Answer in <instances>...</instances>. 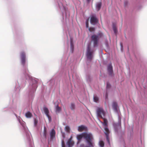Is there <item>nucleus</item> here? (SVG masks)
Here are the masks:
<instances>
[{
  "label": "nucleus",
  "mask_w": 147,
  "mask_h": 147,
  "mask_svg": "<svg viewBox=\"0 0 147 147\" xmlns=\"http://www.w3.org/2000/svg\"><path fill=\"white\" fill-rule=\"evenodd\" d=\"M67 144L69 147L72 146L74 144V142L72 141L71 138H70L67 142Z\"/></svg>",
  "instance_id": "12"
},
{
  "label": "nucleus",
  "mask_w": 147,
  "mask_h": 147,
  "mask_svg": "<svg viewBox=\"0 0 147 147\" xmlns=\"http://www.w3.org/2000/svg\"><path fill=\"white\" fill-rule=\"evenodd\" d=\"M61 111V108L57 105L55 106V112L56 113H59Z\"/></svg>",
  "instance_id": "14"
},
{
  "label": "nucleus",
  "mask_w": 147,
  "mask_h": 147,
  "mask_svg": "<svg viewBox=\"0 0 147 147\" xmlns=\"http://www.w3.org/2000/svg\"><path fill=\"white\" fill-rule=\"evenodd\" d=\"M47 132L46 130V128L45 127H44L43 136L45 137V138H47Z\"/></svg>",
  "instance_id": "18"
},
{
  "label": "nucleus",
  "mask_w": 147,
  "mask_h": 147,
  "mask_svg": "<svg viewBox=\"0 0 147 147\" xmlns=\"http://www.w3.org/2000/svg\"><path fill=\"white\" fill-rule=\"evenodd\" d=\"M121 46H122V44H121Z\"/></svg>",
  "instance_id": "33"
},
{
  "label": "nucleus",
  "mask_w": 147,
  "mask_h": 147,
  "mask_svg": "<svg viewBox=\"0 0 147 147\" xmlns=\"http://www.w3.org/2000/svg\"><path fill=\"white\" fill-rule=\"evenodd\" d=\"M97 116L99 117L102 118L105 115V112L103 108L102 107H98L96 110Z\"/></svg>",
  "instance_id": "4"
},
{
  "label": "nucleus",
  "mask_w": 147,
  "mask_h": 147,
  "mask_svg": "<svg viewBox=\"0 0 147 147\" xmlns=\"http://www.w3.org/2000/svg\"><path fill=\"white\" fill-rule=\"evenodd\" d=\"M90 46L91 43H89L88 45L86 54L88 60L90 61H91L92 58L93 53V51L91 49Z\"/></svg>",
  "instance_id": "3"
},
{
  "label": "nucleus",
  "mask_w": 147,
  "mask_h": 147,
  "mask_svg": "<svg viewBox=\"0 0 147 147\" xmlns=\"http://www.w3.org/2000/svg\"><path fill=\"white\" fill-rule=\"evenodd\" d=\"M20 57L22 64L24 65L26 61V55L24 52H22L20 53Z\"/></svg>",
  "instance_id": "6"
},
{
  "label": "nucleus",
  "mask_w": 147,
  "mask_h": 147,
  "mask_svg": "<svg viewBox=\"0 0 147 147\" xmlns=\"http://www.w3.org/2000/svg\"><path fill=\"white\" fill-rule=\"evenodd\" d=\"M104 120V122L102 123L103 125L105 127L104 129L105 130V133L106 136L107 140L109 144V135L110 133L109 129L107 128V119L102 117V118Z\"/></svg>",
  "instance_id": "2"
},
{
  "label": "nucleus",
  "mask_w": 147,
  "mask_h": 147,
  "mask_svg": "<svg viewBox=\"0 0 147 147\" xmlns=\"http://www.w3.org/2000/svg\"><path fill=\"white\" fill-rule=\"evenodd\" d=\"M34 125L35 126H36L38 123V120L36 119H34Z\"/></svg>",
  "instance_id": "28"
},
{
  "label": "nucleus",
  "mask_w": 147,
  "mask_h": 147,
  "mask_svg": "<svg viewBox=\"0 0 147 147\" xmlns=\"http://www.w3.org/2000/svg\"><path fill=\"white\" fill-rule=\"evenodd\" d=\"M107 94H106V97L107 96Z\"/></svg>",
  "instance_id": "32"
},
{
  "label": "nucleus",
  "mask_w": 147,
  "mask_h": 147,
  "mask_svg": "<svg viewBox=\"0 0 147 147\" xmlns=\"http://www.w3.org/2000/svg\"><path fill=\"white\" fill-rule=\"evenodd\" d=\"M102 5L101 2L98 3L96 5V8L97 9L98 11L101 8Z\"/></svg>",
  "instance_id": "13"
},
{
  "label": "nucleus",
  "mask_w": 147,
  "mask_h": 147,
  "mask_svg": "<svg viewBox=\"0 0 147 147\" xmlns=\"http://www.w3.org/2000/svg\"><path fill=\"white\" fill-rule=\"evenodd\" d=\"M121 122H119V123H114L113 124L114 126L115 129H117L118 127L120 128L121 127Z\"/></svg>",
  "instance_id": "15"
},
{
  "label": "nucleus",
  "mask_w": 147,
  "mask_h": 147,
  "mask_svg": "<svg viewBox=\"0 0 147 147\" xmlns=\"http://www.w3.org/2000/svg\"><path fill=\"white\" fill-rule=\"evenodd\" d=\"M89 30L90 32H94L95 30V28L94 27H90L89 28Z\"/></svg>",
  "instance_id": "26"
},
{
  "label": "nucleus",
  "mask_w": 147,
  "mask_h": 147,
  "mask_svg": "<svg viewBox=\"0 0 147 147\" xmlns=\"http://www.w3.org/2000/svg\"><path fill=\"white\" fill-rule=\"evenodd\" d=\"M70 47H71V50L72 51V52L74 50V44H73V43L72 42V40H71V44H70Z\"/></svg>",
  "instance_id": "19"
},
{
  "label": "nucleus",
  "mask_w": 147,
  "mask_h": 147,
  "mask_svg": "<svg viewBox=\"0 0 147 147\" xmlns=\"http://www.w3.org/2000/svg\"><path fill=\"white\" fill-rule=\"evenodd\" d=\"M111 87V85L110 84L108 83L107 82V89Z\"/></svg>",
  "instance_id": "29"
},
{
  "label": "nucleus",
  "mask_w": 147,
  "mask_h": 147,
  "mask_svg": "<svg viewBox=\"0 0 147 147\" xmlns=\"http://www.w3.org/2000/svg\"><path fill=\"white\" fill-rule=\"evenodd\" d=\"M83 137V134L81 135H78L77 136V139L79 140H81Z\"/></svg>",
  "instance_id": "20"
},
{
  "label": "nucleus",
  "mask_w": 147,
  "mask_h": 147,
  "mask_svg": "<svg viewBox=\"0 0 147 147\" xmlns=\"http://www.w3.org/2000/svg\"><path fill=\"white\" fill-rule=\"evenodd\" d=\"M26 116L27 118H30L32 116V115L30 112H28L26 113Z\"/></svg>",
  "instance_id": "17"
},
{
  "label": "nucleus",
  "mask_w": 147,
  "mask_h": 147,
  "mask_svg": "<svg viewBox=\"0 0 147 147\" xmlns=\"http://www.w3.org/2000/svg\"><path fill=\"white\" fill-rule=\"evenodd\" d=\"M94 102H97L98 100V98L96 96H94Z\"/></svg>",
  "instance_id": "24"
},
{
  "label": "nucleus",
  "mask_w": 147,
  "mask_h": 147,
  "mask_svg": "<svg viewBox=\"0 0 147 147\" xmlns=\"http://www.w3.org/2000/svg\"><path fill=\"white\" fill-rule=\"evenodd\" d=\"M113 29L114 32V33H115L116 34V33L117 32V28L114 25H113Z\"/></svg>",
  "instance_id": "23"
},
{
  "label": "nucleus",
  "mask_w": 147,
  "mask_h": 147,
  "mask_svg": "<svg viewBox=\"0 0 147 147\" xmlns=\"http://www.w3.org/2000/svg\"><path fill=\"white\" fill-rule=\"evenodd\" d=\"M113 107V109L115 110H116L117 109V104L116 102H114L113 103V105H112Z\"/></svg>",
  "instance_id": "16"
},
{
  "label": "nucleus",
  "mask_w": 147,
  "mask_h": 147,
  "mask_svg": "<svg viewBox=\"0 0 147 147\" xmlns=\"http://www.w3.org/2000/svg\"><path fill=\"white\" fill-rule=\"evenodd\" d=\"M86 128L84 125H82L79 126L78 127V130L79 131H82L84 130H86Z\"/></svg>",
  "instance_id": "11"
},
{
  "label": "nucleus",
  "mask_w": 147,
  "mask_h": 147,
  "mask_svg": "<svg viewBox=\"0 0 147 147\" xmlns=\"http://www.w3.org/2000/svg\"><path fill=\"white\" fill-rule=\"evenodd\" d=\"M98 21V19L96 17L94 16H92L90 18V23L93 25H95Z\"/></svg>",
  "instance_id": "7"
},
{
  "label": "nucleus",
  "mask_w": 147,
  "mask_h": 147,
  "mask_svg": "<svg viewBox=\"0 0 147 147\" xmlns=\"http://www.w3.org/2000/svg\"><path fill=\"white\" fill-rule=\"evenodd\" d=\"M43 110L49 119V121H51V117L49 115V111L48 108L45 107H44Z\"/></svg>",
  "instance_id": "8"
},
{
  "label": "nucleus",
  "mask_w": 147,
  "mask_h": 147,
  "mask_svg": "<svg viewBox=\"0 0 147 147\" xmlns=\"http://www.w3.org/2000/svg\"><path fill=\"white\" fill-rule=\"evenodd\" d=\"M99 145L101 147H103L104 146V142L102 141H100L99 142Z\"/></svg>",
  "instance_id": "22"
},
{
  "label": "nucleus",
  "mask_w": 147,
  "mask_h": 147,
  "mask_svg": "<svg viewBox=\"0 0 147 147\" xmlns=\"http://www.w3.org/2000/svg\"><path fill=\"white\" fill-rule=\"evenodd\" d=\"M55 132L54 129H53L51 130L50 133V138L51 140H53L55 138Z\"/></svg>",
  "instance_id": "10"
},
{
  "label": "nucleus",
  "mask_w": 147,
  "mask_h": 147,
  "mask_svg": "<svg viewBox=\"0 0 147 147\" xmlns=\"http://www.w3.org/2000/svg\"><path fill=\"white\" fill-rule=\"evenodd\" d=\"M92 40L94 42V47L96 46L98 43V40L99 39L98 36L95 35H93L91 36Z\"/></svg>",
  "instance_id": "5"
},
{
  "label": "nucleus",
  "mask_w": 147,
  "mask_h": 147,
  "mask_svg": "<svg viewBox=\"0 0 147 147\" xmlns=\"http://www.w3.org/2000/svg\"><path fill=\"white\" fill-rule=\"evenodd\" d=\"M62 147H65L64 142L63 140H62Z\"/></svg>",
  "instance_id": "30"
},
{
  "label": "nucleus",
  "mask_w": 147,
  "mask_h": 147,
  "mask_svg": "<svg viewBox=\"0 0 147 147\" xmlns=\"http://www.w3.org/2000/svg\"><path fill=\"white\" fill-rule=\"evenodd\" d=\"M65 130L67 132H69L70 131V128L69 126H66L65 128Z\"/></svg>",
  "instance_id": "21"
},
{
  "label": "nucleus",
  "mask_w": 147,
  "mask_h": 147,
  "mask_svg": "<svg viewBox=\"0 0 147 147\" xmlns=\"http://www.w3.org/2000/svg\"><path fill=\"white\" fill-rule=\"evenodd\" d=\"M107 70L110 75L112 76L113 74V67L111 64H109L107 67Z\"/></svg>",
  "instance_id": "9"
},
{
  "label": "nucleus",
  "mask_w": 147,
  "mask_h": 147,
  "mask_svg": "<svg viewBox=\"0 0 147 147\" xmlns=\"http://www.w3.org/2000/svg\"><path fill=\"white\" fill-rule=\"evenodd\" d=\"M88 22H89V19H87L86 20V27L87 28H88Z\"/></svg>",
  "instance_id": "27"
},
{
  "label": "nucleus",
  "mask_w": 147,
  "mask_h": 147,
  "mask_svg": "<svg viewBox=\"0 0 147 147\" xmlns=\"http://www.w3.org/2000/svg\"><path fill=\"white\" fill-rule=\"evenodd\" d=\"M75 105L74 103H71V107H70V108H71V109L72 110H74L75 109Z\"/></svg>",
  "instance_id": "25"
},
{
  "label": "nucleus",
  "mask_w": 147,
  "mask_h": 147,
  "mask_svg": "<svg viewBox=\"0 0 147 147\" xmlns=\"http://www.w3.org/2000/svg\"><path fill=\"white\" fill-rule=\"evenodd\" d=\"M87 0L88 2H89L90 1V0Z\"/></svg>",
  "instance_id": "31"
},
{
  "label": "nucleus",
  "mask_w": 147,
  "mask_h": 147,
  "mask_svg": "<svg viewBox=\"0 0 147 147\" xmlns=\"http://www.w3.org/2000/svg\"><path fill=\"white\" fill-rule=\"evenodd\" d=\"M83 138L87 141L89 147H93V143L92 142L93 139L92 135L90 134L84 133H83Z\"/></svg>",
  "instance_id": "1"
}]
</instances>
